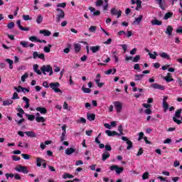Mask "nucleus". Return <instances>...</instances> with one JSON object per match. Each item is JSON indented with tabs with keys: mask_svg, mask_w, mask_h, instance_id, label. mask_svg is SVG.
Segmentation results:
<instances>
[{
	"mask_svg": "<svg viewBox=\"0 0 182 182\" xmlns=\"http://www.w3.org/2000/svg\"><path fill=\"white\" fill-rule=\"evenodd\" d=\"M56 11L58 12V14H56L55 22L59 23L62 19H65V11L60 8H57Z\"/></svg>",
	"mask_w": 182,
	"mask_h": 182,
	"instance_id": "1",
	"label": "nucleus"
},
{
	"mask_svg": "<svg viewBox=\"0 0 182 182\" xmlns=\"http://www.w3.org/2000/svg\"><path fill=\"white\" fill-rule=\"evenodd\" d=\"M41 70L44 75H46V72L47 73H49V76H52L53 75V69L50 65H43L41 68Z\"/></svg>",
	"mask_w": 182,
	"mask_h": 182,
	"instance_id": "2",
	"label": "nucleus"
},
{
	"mask_svg": "<svg viewBox=\"0 0 182 182\" xmlns=\"http://www.w3.org/2000/svg\"><path fill=\"white\" fill-rule=\"evenodd\" d=\"M60 86V84L59 82H51L50 83V87L54 90L55 93H62V90L58 88Z\"/></svg>",
	"mask_w": 182,
	"mask_h": 182,
	"instance_id": "3",
	"label": "nucleus"
},
{
	"mask_svg": "<svg viewBox=\"0 0 182 182\" xmlns=\"http://www.w3.org/2000/svg\"><path fill=\"white\" fill-rule=\"evenodd\" d=\"M14 170L18 171V173H23V174H28V173H29L26 166H23L22 165H18Z\"/></svg>",
	"mask_w": 182,
	"mask_h": 182,
	"instance_id": "4",
	"label": "nucleus"
},
{
	"mask_svg": "<svg viewBox=\"0 0 182 182\" xmlns=\"http://www.w3.org/2000/svg\"><path fill=\"white\" fill-rule=\"evenodd\" d=\"M111 171H114L115 170L117 174H120V173H123L124 171V168L123 167H119L117 165H113L110 166Z\"/></svg>",
	"mask_w": 182,
	"mask_h": 182,
	"instance_id": "5",
	"label": "nucleus"
},
{
	"mask_svg": "<svg viewBox=\"0 0 182 182\" xmlns=\"http://www.w3.org/2000/svg\"><path fill=\"white\" fill-rule=\"evenodd\" d=\"M114 106L117 110V112L121 113L122 109H123V105L122 104V102L119 101L114 102Z\"/></svg>",
	"mask_w": 182,
	"mask_h": 182,
	"instance_id": "6",
	"label": "nucleus"
},
{
	"mask_svg": "<svg viewBox=\"0 0 182 182\" xmlns=\"http://www.w3.org/2000/svg\"><path fill=\"white\" fill-rule=\"evenodd\" d=\"M151 87L157 90H166V87L164 85H159L157 83H152L151 85Z\"/></svg>",
	"mask_w": 182,
	"mask_h": 182,
	"instance_id": "7",
	"label": "nucleus"
},
{
	"mask_svg": "<svg viewBox=\"0 0 182 182\" xmlns=\"http://www.w3.org/2000/svg\"><path fill=\"white\" fill-rule=\"evenodd\" d=\"M33 59H36L37 58H38V59H41V60H45V54L44 53L39 54L38 53V51H34L33 53Z\"/></svg>",
	"mask_w": 182,
	"mask_h": 182,
	"instance_id": "8",
	"label": "nucleus"
},
{
	"mask_svg": "<svg viewBox=\"0 0 182 182\" xmlns=\"http://www.w3.org/2000/svg\"><path fill=\"white\" fill-rule=\"evenodd\" d=\"M164 79L167 83H170V82H174V80L173 79V75H171V73H168L166 74V76L164 77Z\"/></svg>",
	"mask_w": 182,
	"mask_h": 182,
	"instance_id": "9",
	"label": "nucleus"
},
{
	"mask_svg": "<svg viewBox=\"0 0 182 182\" xmlns=\"http://www.w3.org/2000/svg\"><path fill=\"white\" fill-rule=\"evenodd\" d=\"M156 4L159 5V8L162 9V11H164L166 9V7H164V5H166V0H156Z\"/></svg>",
	"mask_w": 182,
	"mask_h": 182,
	"instance_id": "10",
	"label": "nucleus"
},
{
	"mask_svg": "<svg viewBox=\"0 0 182 182\" xmlns=\"http://www.w3.org/2000/svg\"><path fill=\"white\" fill-rule=\"evenodd\" d=\"M105 133L107 134V136H109V137H112L113 136H120V134L117 133L116 131L106 130Z\"/></svg>",
	"mask_w": 182,
	"mask_h": 182,
	"instance_id": "11",
	"label": "nucleus"
},
{
	"mask_svg": "<svg viewBox=\"0 0 182 182\" xmlns=\"http://www.w3.org/2000/svg\"><path fill=\"white\" fill-rule=\"evenodd\" d=\"M111 14L112 15H117V18H120V16H122V11H117L116 8H112L111 9Z\"/></svg>",
	"mask_w": 182,
	"mask_h": 182,
	"instance_id": "12",
	"label": "nucleus"
},
{
	"mask_svg": "<svg viewBox=\"0 0 182 182\" xmlns=\"http://www.w3.org/2000/svg\"><path fill=\"white\" fill-rule=\"evenodd\" d=\"M36 110L37 112H40L41 114H46L48 113V109L45 107H36Z\"/></svg>",
	"mask_w": 182,
	"mask_h": 182,
	"instance_id": "13",
	"label": "nucleus"
},
{
	"mask_svg": "<svg viewBox=\"0 0 182 182\" xmlns=\"http://www.w3.org/2000/svg\"><path fill=\"white\" fill-rule=\"evenodd\" d=\"M43 163H45V159H43L41 157H37L36 158V166H37V167H41V166Z\"/></svg>",
	"mask_w": 182,
	"mask_h": 182,
	"instance_id": "14",
	"label": "nucleus"
},
{
	"mask_svg": "<svg viewBox=\"0 0 182 182\" xmlns=\"http://www.w3.org/2000/svg\"><path fill=\"white\" fill-rule=\"evenodd\" d=\"M110 157V153H109V151H105L103 154H102V161H106V160L107 159H109Z\"/></svg>",
	"mask_w": 182,
	"mask_h": 182,
	"instance_id": "15",
	"label": "nucleus"
},
{
	"mask_svg": "<svg viewBox=\"0 0 182 182\" xmlns=\"http://www.w3.org/2000/svg\"><path fill=\"white\" fill-rule=\"evenodd\" d=\"M76 152V149H73V148H67V149L65 150V154L67 156H70V154H73V153Z\"/></svg>",
	"mask_w": 182,
	"mask_h": 182,
	"instance_id": "16",
	"label": "nucleus"
},
{
	"mask_svg": "<svg viewBox=\"0 0 182 182\" xmlns=\"http://www.w3.org/2000/svg\"><path fill=\"white\" fill-rule=\"evenodd\" d=\"M74 50L75 53H79V52H80L82 50V46L80 43L74 44Z\"/></svg>",
	"mask_w": 182,
	"mask_h": 182,
	"instance_id": "17",
	"label": "nucleus"
},
{
	"mask_svg": "<svg viewBox=\"0 0 182 182\" xmlns=\"http://www.w3.org/2000/svg\"><path fill=\"white\" fill-rule=\"evenodd\" d=\"M165 33L168 35V36H171V35H173V27H171V26H168Z\"/></svg>",
	"mask_w": 182,
	"mask_h": 182,
	"instance_id": "18",
	"label": "nucleus"
},
{
	"mask_svg": "<svg viewBox=\"0 0 182 182\" xmlns=\"http://www.w3.org/2000/svg\"><path fill=\"white\" fill-rule=\"evenodd\" d=\"M90 49V50H92V53H97V52H99V50H100V46H91Z\"/></svg>",
	"mask_w": 182,
	"mask_h": 182,
	"instance_id": "19",
	"label": "nucleus"
},
{
	"mask_svg": "<svg viewBox=\"0 0 182 182\" xmlns=\"http://www.w3.org/2000/svg\"><path fill=\"white\" fill-rule=\"evenodd\" d=\"M23 100L26 102L25 108L29 109L31 106V104L29 103V102H31V100L26 97H23Z\"/></svg>",
	"mask_w": 182,
	"mask_h": 182,
	"instance_id": "20",
	"label": "nucleus"
},
{
	"mask_svg": "<svg viewBox=\"0 0 182 182\" xmlns=\"http://www.w3.org/2000/svg\"><path fill=\"white\" fill-rule=\"evenodd\" d=\"M159 56H161V58L163 59H167V60H170L171 59L170 55L165 52L159 53Z\"/></svg>",
	"mask_w": 182,
	"mask_h": 182,
	"instance_id": "21",
	"label": "nucleus"
},
{
	"mask_svg": "<svg viewBox=\"0 0 182 182\" xmlns=\"http://www.w3.org/2000/svg\"><path fill=\"white\" fill-rule=\"evenodd\" d=\"M33 70L37 73V75H42V71L39 70V65L38 64H35L33 65Z\"/></svg>",
	"mask_w": 182,
	"mask_h": 182,
	"instance_id": "22",
	"label": "nucleus"
},
{
	"mask_svg": "<svg viewBox=\"0 0 182 182\" xmlns=\"http://www.w3.org/2000/svg\"><path fill=\"white\" fill-rule=\"evenodd\" d=\"M39 33L43 35V36H50V31L49 30H41Z\"/></svg>",
	"mask_w": 182,
	"mask_h": 182,
	"instance_id": "23",
	"label": "nucleus"
},
{
	"mask_svg": "<svg viewBox=\"0 0 182 182\" xmlns=\"http://www.w3.org/2000/svg\"><path fill=\"white\" fill-rule=\"evenodd\" d=\"M141 19H143V15H139V17L136 18L133 21V24L136 25V23H137V25H139L140 22H141Z\"/></svg>",
	"mask_w": 182,
	"mask_h": 182,
	"instance_id": "24",
	"label": "nucleus"
},
{
	"mask_svg": "<svg viewBox=\"0 0 182 182\" xmlns=\"http://www.w3.org/2000/svg\"><path fill=\"white\" fill-rule=\"evenodd\" d=\"M87 119L90 120V122H93L96 119V114H87Z\"/></svg>",
	"mask_w": 182,
	"mask_h": 182,
	"instance_id": "25",
	"label": "nucleus"
},
{
	"mask_svg": "<svg viewBox=\"0 0 182 182\" xmlns=\"http://www.w3.org/2000/svg\"><path fill=\"white\" fill-rule=\"evenodd\" d=\"M5 61L7 62V63H9V69H14V60H13L7 58L5 60Z\"/></svg>",
	"mask_w": 182,
	"mask_h": 182,
	"instance_id": "26",
	"label": "nucleus"
},
{
	"mask_svg": "<svg viewBox=\"0 0 182 182\" xmlns=\"http://www.w3.org/2000/svg\"><path fill=\"white\" fill-rule=\"evenodd\" d=\"M151 23L153 25H158V26L163 25V21H159L157 18H155L154 21H151Z\"/></svg>",
	"mask_w": 182,
	"mask_h": 182,
	"instance_id": "27",
	"label": "nucleus"
},
{
	"mask_svg": "<svg viewBox=\"0 0 182 182\" xmlns=\"http://www.w3.org/2000/svg\"><path fill=\"white\" fill-rule=\"evenodd\" d=\"M181 109H178L175 112V117L177 119H180V117H181Z\"/></svg>",
	"mask_w": 182,
	"mask_h": 182,
	"instance_id": "28",
	"label": "nucleus"
},
{
	"mask_svg": "<svg viewBox=\"0 0 182 182\" xmlns=\"http://www.w3.org/2000/svg\"><path fill=\"white\" fill-rule=\"evenodd\" d=\"M14 101L12 100H7L3 102V106H9V105H12Z\"/></svg>",
	"mask_w": 182,
	"mask_h": 182,
	"instance_id": "29",
	"label": "nucleus"
},
{
	"mask_svg": "<svg viewBox=\"0 0 182 182\" xmlns=\"http://www.w3.org/2000/svg\"><path fill=\"white\" fill-rule=\"evenodd\" d=\"M36 120L37 123H45V118L43 117H36Z\"/></svg>",
	"mask_w": 182,
	"mask_h": 182,
	"instance_id": "30",
	"label": "nucleus"
},
{
	"mask_svg": "<svg viewBox=\"0 0 182 182\" xmlns=\"http://www.w3.org/2000/svg\"><path fill=\"white\" fill-rule=\"evenodd\" d=\"M25 134L28 137H36V134L33 132H26Z\"/></svg>",
	"mask_w": 182,
	"mask_h": 182,
	"instance_id": "31",
	"label": "nucleus"
},
{
	"mask_svg": "<svg viewBox=\"0 0 182 182\" xmlns=\"http://www.w3.org/2000/svg\"><path fill=\"white\" fill-rule=\"evenodd\" d=\"M141 0H136V7L135 8L136 11H139V9L141 8Z\"/></svg>",
	"mask_w": 182,
	"mask_h": 182,
	"instance_id": "32",
	"label": "nucleus"
},
{
	"mask_svg": "<svg viewBox=\"0 0 182 182\" xmlns=\"http://www.w3.org/2000/svg\"><path fill=\"white\" fill-rule=\"evenodd\" d=\"M171 16H173V12H168L165 14L164 19L165 21H167V19H168L169 18H171Z\"/></svg>",
	"mask_w": 182,
	"mask_h": 182,
	"instance_id": "33",
	"label": "nucleus"
},
{
	"mask_svg": "<svg viewBox=\"0 0 182 182\" xmlns=\"http://www.w3.org/2000/svg\"><path fill=\"white\" fill-rule=\"evenodd\" d=\"M26 116L30 122H33V120H35V115L26 114Z\"/></svg>",
	"mask_w": 182,
	"mask_h": 182,
	"instance_id": "34",
	"label": "nucleus"
},
{
	"mask_svg": "<svg viewBox=\"0 0 182 182\" xmlns=\"http://www.w3.org/2000/svg\"><path fill=\"white\" fill-rule=\"evenodd\" d=\"M142 77H144V74L141 75H135V80L137 82L139 80H141Z\"/></svg>",
	"mask_w": 182,
	"mask_h": 182,
	"instance_id": "35",
	"label": "nucleus"
},
{
	"mask_svg": "<svg viewBox=\"0 0 182 182\" xmlns=\"http://www.w3.org/2000/svg\"><path fill=\"white\" fill-rule=\"evenodd\" d=\"M127 144H128L127 147V150H130L132 149H133V142L132 141H127Z\"/></svg>",
	"mask_w": 182,
	"mask_h": 182,
	"instance_id": "36",
	"label": "nucleus"
},
{
	"mask_svg": "<svg viewBox=\"0 0 182 182\" xmlns=\"http://www.w3.org/2000/svg\"><path fill=\"white\" fill-rule=\"evenodd\" d=\"M82 90L83 93H90V92H92V90L90 88H86L85 87V85L82 87Z\"/></svg>",
	"mask_w": 182,
	"mask_h": 182,
	"instance_id": "37",
	"label": "nucleus"
},
{
	"mask_svg": "<svg viewBox=\"0 0 182 182\" xmlns=\"http://www.w3.org/2000/svg\"><path fill=\"white\" fill-rule=\"evenodd\" d=\"M50 48H52V45L50 44H48V46H45L44 52H46V53H49V52H50Z\"/></svg>",
	"mask_w": 182,
	"mask_h": 182,
	"instance_id": "38",
	"label": "nucleus"
},
{
	"mask_svg": "<svg viewBox=\"0 0 182 182\" xmlns=\"http://www.w3.org/2000/svg\"><path fill=\"white\" fill-rule=\"evenodd\" d=\"M75 177L73 175H70V173H65L63 176V178L66 180V178H73Z\"/></svg>",
	"mask_w": 182,
	"mask_h": 182,
	"instance_id": "39",
	"label": "nucleus"
},
{
	"mask_svg": "<svg viewBox=\"0 0 182 182\" xmlns=\"http://www.w3.org/2000/svg\"><path fill=\"white\" fill-rule=\"evenodd\" d=\"M20 45L23 46V48H28L29 45L28 44V41H21Z\"/></svg>",
	"mask_w": 182,
	"mask_h": 182,
	"instance_id": "40",
	"label": "nucleus"
},
{
	"mask_svg": "<svg viewBox=\"0 0 182 182\" xmlns=\"http://www.w3.org/2000/svg\"><path fill=\"white\" fill-rule=\"evenodd\" d=\"M43 21V17L42 16L39 15L36 18V23H42V21Z\"/></svg>",
	"mask_w": 182,
	"mask_h": 182,
	"instance_id": "41",
	"label": "nucleus"
},
{
	"mask_svg": "<svg viewBox=\"0 0 182 182\" xmlns=\"http://www.w3.org/2000/svg\"><path fill=\"white\" fill-rule=\"evenodd\" d=\"M102 5H103V0H97V1L95 2V6L97 7H100L102 6Z\"/></svg>",
	"mask_w": 182,
	"mask_h": 182,
	"instance_id": "42",
	"label": "nucleus"
},
{
	"mask_svg": "<svg viewBox=\"0 0 182 182\" xmlns=\"http://www.w3.org/2000/svg\"><path fill=\"white\" fill-rule=\"evenodd\" d=\"M118 132H119V136H120V134H121V135L124 134L123 133V125L119 124V125L118 126Z\"/></svg>",
	"mask_w": 182,
	"mask_h": 182,
	"instance_id": "43",
	"label": "nucleus"
},
{
	"mask_svg": "<svg viewBox=\"0 0 182 182\" xmlns=\"http://www.w3.org/2000/svg\"><path fill=\"white\" fill-rule=\"evenodd\" d=\"M96 29H97V27L96 26H92L91 27L89 28L90 32H92L93 33L96 32Z\"/></svg>",
	"mask_w": 182,
	"mask_h": 182,
	"instance_id": "44",
	"label": "nucleus"
},
{
	"mask_svg": "<svg viewBox=\"0 0 182 182\" xmlns=\"http://www.w3.org/2000/svg\"><path fill=\"white\" fill-rule=\"evenodd\" d=\"M140 60V55H136L132 60V62L134 63L139 62Z\"/></svg>",
	"mask_w": 182,
	"mask_h": 182,
	"instance_id": "45",
	"label": "nucleus"
},
{
	"mask_svg": "<svg viewBox=\"0 0 182 182\" xmlns=\"http://www.w3.org/2000/svg\"><path fill=\"white\" fill-rule=\"evenodd\" d=\"M21 156L23 157V159H24V160H29V159H31V155H28L27 154H22Z\"/></svg>",
	"mask_w": 182,
	"mask_h": 182,
	"instance_id": "46",
	"label": "nucleus"
},
{
	"mask_svg": "<svg viewBox=\"0 0 182 182\" xmlns=\"http://www.w3.org/2000/svg\"><path fill=\"white\" fill-rule=\"evenodd\" d=\"M149 172H145L142 175V180H147L149 178Z\"/></svg>",
	"mask_w": 182,
	"mask_h": 182,
	"instance_id": "47",
	"label": "nucleus"
},
{
	"mask_svg": "<svg viewBox=\"0 0 182 182\" xmlns=\"http://www.w3.org/2000/svg\"><path fill=\"white\" fill-rule=\"evenodd\" d=\"M57 8H66V2L58 4Z\"/></svg>",
	"mask_w": 182,
	"mask_h": 182,
	"instance_id": "48",
	"label": "nucleus"
},
{
	"mask_svg": "<svg viewBox=\"0 0 182 182\" xmlns=\"http://www.w3.org/2000/svg\"><path fill=\"white\" fill-rule=\"evenodd\" d=\"M172 120H173L175 123H176L177 124H181V123H182L181 120L178 119L177 118H176V117H173L172 118Z\"/></svg>",
	"mask_w": 182,
	"mask_h": 182,
	"instance_id": "49",
	"label": "nucleus"
},
{
	"mask_svg": "<svg viewBox=\"0 0 182 182\" xmlns=\"http://www.w3.org/2000/svg\"><path fill=\"white\" fill-rule=\"evenodd\" d=\"M14 26H15V23H14V22H10L7 25V28L9 29H12V28H14Z\"/></svg>",
	"mask_w": 182,
	"mask_h": 182,
	"instance_id": "50",
	"label": "nucleus"
},
{
	"mask_svg": "<svg viewBox=\"0 0 182 182\" xmlns=\"http://www.w3.org/2000/svg\"><path fill=\"white\" fill-rule=\"evenodd\" d=\"M77 123H83L85 124H86V119L80 117V119H77Z\"/></svg>",
	"mask_w": 182,
	"mask_h": 182,
	"instance_id": "51",
	"label": "nucleus"
},
{
	"mask_svg": "<svg viewBox=\"0 0 182 182\" xmlns=\"http://www.w3.org/2000/svg\"><path fill=\"white\" fill-rule=\"evenodd\" d=\"M29 41H31V42H38V41H39V39H38V38H36V36H31L29 38Z\"/></svg>",
	"mask_w": 182,
	"mask_h": 182,
	"instance_id": "52",
	"label": "nucleus"
},
{
	"mask_svg": "<svg viewBox=\"0 0 182 182\" xmlns=\"http://www.w3.org/2000/svg\"><path fill=\"white\" fill-rule=\"evenodd\" d=\"M143 137H144V133L143 132L139 133L138 141L142 140Z\"/></svg>",
	"mask_w": 182,
	"mask_h": 182,
	"instance_id": "53",
	"label": "nucleus"
},
{
	"mask_svg": "<svg viewBox=\"0 0 182 182\" xmlns=\"http://www.w3.org/2000/svg\"><path fill=\"white\" fill-rule=\"evenodd\" d=\"M23 19L24 21H31L32 18H31L29 15H23Z\"/></svg>",
	"mask_w": 182,
	"mask_h": 182,
	"instance_id": "54",
	"label": "nucleus"
},
{
	"mask_svg": "<svg viewBox=\"0 0 182 182\" xmlns=\"http://www.w3.org/2000/svg\"><path fill=\"white\" fill-rule=\"evenodd\" d=\"M64 140H66V133L62 132L61 136H60V141H63Z\"/></svg>",
	"mask_w": 182,
	"mask_h": 182,
	"instance_id": "55",
	"label": "nucleus"
},
{
	"mask_svg": "<svg viewBox=\"0 0 182 182\" xmlns=\"http://www.w3.org/2000/svg\"><path fill=\"white\" fill-rule=\"evenodd\" d=\"M15 122L17 123V124L21 125L22 123H23V122H25V119L22 118L19 120L15 119Z\"/></svg>",
	"mask_w": 182,
	"mask_h": 182,
	"instance_id": "56",
	"label": "nucleus"
},
{
	"mask_svg": "<svg viewBox=\"0 0 182 182\" xmlns=\"http://www.w3.org/2000/svg\"><path fill=\"white\" fill-rule=\"evenodd\" d=\"M144 152V151L143 150V148H140L138 151V153L136 154L137 157L141 156V154H143Z\"/></svg>",
	"mask_w": 182,
	"mask_h": 182,
	"instance_id": "57",
	"label": "nucleus"
},
{
	"mask_svg": "<svg viewBox=\"0 0 182 182\" xmlns=\"http://www.w3.org/2000/svg\"><path fill=\"white\" fill-rule=\"evenodd\" d=\"M18 89H21V91H22L23 93H26V92H29V90H28V88H26V87H23L21 86V85L18 86Z\"/></svg>",
	"mask_w": 182,
	"mask_h": 182,
	"instance_id": "58",
	"label": "nucleus"
},
{
	"mask_svg": "<svg viewBox=\"0 0 182 182\" xmlns=\"http://www.w3.org/2000/svg\"><path fill=\"white\" fill-rule=\"evenodd\" d=\"M12 159L14 161H19L21 160V158L16 155L12 156Z\"/></svg>",
	"mask_w": 182,
	"mask_h": 182,
	"instance_id": "59",
	"label": "nucleus"
},
{
	"mask_svg": "<svg viewBox=\"0 0 182 182\" xmlns=\"http://www.w3.org/2000/svg\"><path fill=\"white\" fill-rule=\"evenodd\" d=\"M11 99L13 100H16V99H19V95H18L17 92H14Z\"/></svg>",
	"mask_w": 182,
	"mask_h": 182,
	"instance_id": "60",
	"label": "nucleus"
},
{
	"mask_svg": "<svg viewBox=\"0 0 182 182\" xmlns=\"http://www.w3.org/2000/svg\"><path fill=\"white\" fill-rule=\"evenodd\" d=\"M28 75V73H25L21 76V82H25V80L27 79Z\"/></svg>",
	"mask_w": 182,
	"mask_h": 182,
	"instance_id": "61",
	"label": "nucleus"
},
{
	"mask_svg": "<svg viewBox=\"0 0 182 182\" xmlns=\"http://www.w3.org/2000/svg\"><path fill=\"white\" fill-rule=\"evenodd\" d=\"M163 107L164 109V112H166V110H168V103L167 102L163 103Z\"/></svg>",
	"mask_w": 182,
	"mask_h": 182,
	"instance_id": "62",
	"label": "nucleus"
},
{
	"mask_svg": "<svg viewBox=\"0 0 182 182\" xmlns=\"http://www.w3.org/2000/svg\"><path fill=\"white\" fill-rule=\"evenodd\" d=\"M105 151H112V146L109 144L105 145Z\"/></svg>",
	"mask_w": 182,
	"mask_h": 182,
	"instance_id": "63",
	"label": "nucleus"
},
{
	"mask_svg": "<svg viewBox=\"0 0 182 182\" xmlns=\"http://www.w3.org/2000/svg\"><path fill=\"white\" fill-rule=\"evenodd\" d=\"M14 178H15V180H21V176L19 175V173H15L14 174Z\"/></svg>",
	"mask_w": 182,
	"mask_h": 182,
	"instance_id": "64",
	"label": "nucleus"
}]
</instances>
